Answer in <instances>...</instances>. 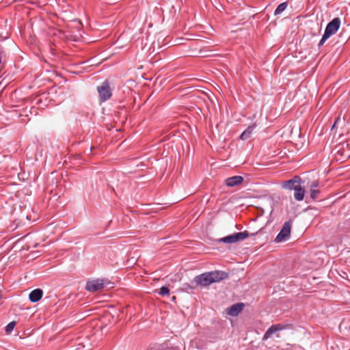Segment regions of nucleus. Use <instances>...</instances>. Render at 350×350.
I'll use <instances>...</instances> for the list:
<instances>
[{
  "label": "nucleus",
  "mask_w": 350,
  "mask_h": 350,
  "mask_svg": "<svg viewBox=\"0 0 350 350\" xmlns=\"http://www.w3.org/2000/svg\"><path fill=\"white\" fill-rule=\"evenodd\" d=\"M341 21L338 17L334 18L329 23H327L324 33L320 40L318 46L320 48L324 44L325 41L332 36L335 34L340 27Z\"/></svg>",
  "instance_id": "f257e3e1"
},
{
  "label": "nucleus",
  "mask_w": 350,
  "mask_h": 350,
  "mask_svg": "<svg viewBox=\"0 0 350 350\" xmlns=\"http://www.w3.org/2000/svg\"><path fill=\"white\" fill-rule=\"evenodd\" d=\"M291 226L292 221L291 220L285 221L282 226V229L275 238V242L280 243L289 239L291 235Z\"/></svg>",
  "instance_id": "f03ea898"
},
{
  "label": "nucleus",
  "mask_w": 350,
  "mask_h": 350,
  "mask_svg": "<svg viewBox=\"0 0 350 350\" xmlns=\"http://www.w3.org/2000/svg\"><path fill=\"white\" fill-rule=\"evenodd\" d=\"M97 91L100 99L102 102H105L112 96L109 83L107 80H105L100 85L97 87Z\"/></svg>",
  "instance_id": "7ed1b4c3"
},
{
  "label": "nucleus",
  "mask_w": 350,
  "mask_h": 350,
  "mask_svg": "<svg viewBox=\"0 0 350 350\" xmlns=\"http://www.w3.org/2000/svg\"><path fill=\"white\" fill-rule=\"evenodd\" d=\"M107 284L105 279H97L88 281L85 285V290L89 292H96L103 289Z\"/></svg>",
  "instance_id": "20e7f679"
},
{
  "label": "nucleus",
  "mask_w": 350,
  "mask_h": 350,
  "mask_svg": "<svg viewBox=\"0 0 350 350\" xmlns=\"http://www.w3.org/2000/svg\"><path fill=\"white\" fill-rule=\"evenodd\" d=\"M301 178L299 176H295L291 179L283 181L282 183V187L284 189L289 191L295 190L298 185L303 184Z\"/></svg>",
  "instance_id": "39448f33"
},
{
  "label": "nucleus",
  "mask_w": 350,
  "mask_h": 350,
  "mask_svg": "<svg viewBox=\"0 0 350 350\" xmlns=\"http://www.w3.org/2000/svg\"><path fill=\"white\" fill-rule=\"evenodd\" d=\"M196 286H208L212 284L209 272H206L196 276L193 279Z\"/></svg>",
  "instance_id": "423d86ee"
},
{
  "label": "nucleus",
  "mask_w": 350,
  "mask_h": 350,
  "mask_svg": "<svg viewBox=\"0 0 350 350\" xmlns=\"http://www.w3.org/2000/svg\"><path fill=\"white\" fill-rule=\"evenodd\" d=\"M209 275L211 277V282H219L223 280L228 278V273L224 271H210Z\"/></svg>",
  "instance_id": "0eeeda50"
},
{
  "label": "nucleus",
  "mask_w": 350,
  "mask_h": 350,
  "mask_svg": "<svg viewBox=\"0 0 350 350\" xmlns=\"http://www.w3.org/2000/svg\"><path fill=\"white\" fill-rule=\"evenodd\" d=\"M243 181V178L241 176H234L229 177L225 180L226 186L233 187L241 184Z\"/></svg>",
  "instance_id": "6e6552de"
},
{
  "label": "nucleus",
  "mask_w": 350,
  "mask_h": 350,
  "mask_svg": "<svg viewBox=\"0 0 350 350\" xmlns=\"http://www.w3.org/2000/svg\"><path fill=\"white\" fill-rule=\"evenodd\" d=\"M43 291L40 288H36L30 292L29 299L32 303L40 301L42 297Z\"/></svg>",
  "instance_id": "1a4fd4ad"
},
{
  "label": "nucleus",
  "mask_w": 350,
  "mask_h": 350,
  "mask_svg": "<svg viewBox=\"0 0 350 350\" xmlns=\"http://www.w3.org/2000/svg\"><path fill=\"white\" fill-rule=\"evenodd\" d=\"M243 307V304H235L228 308L227 312L229 315L234 317L237 316L241 312Z\"/></svg>",
  "instance_id": "9d476101"
},
{
  "label": "nucleus",
  "mask_w": 350,
  "mask_h": 350,
  "mask_svg": "<svg viewBox=\"0 0 350 350\" xmlns=\"http://www.w3.org/2000/svg\"><path fill=\"white\" fill-rule=\"evenodd\" d=\"M294 198L297 201H301L304 200L305 196V189L304 187L302 186V184H300L298 185V187H296V189L294 190Z\"/></svg>",
  "instance_id": "9b49d317"
},
{
  "label": "nucleus",
  "mask_w": 350,
  "mask_h": 350,
  "mask_svg": "<svg viewBox=\"0 0 350 350\" xmlns=\"http://www.w3.org/2000/svg\"><path fill=\"white\" fill-rule=\"evenodd\" d=\"M256 127V123H252L250 124L247 128L241 134L240 139L242 140H245L250 137V135L252 133Z\"/></svg>",
  "instance_id": "f8f14e48"
},
{
  "label": "nucleus",
  "mask_w": 350,
  "mask_h": 350,
  "mask_svg": "<svg viewBox=\"0 0 350 350\" xmlns=\"http://www.w3.org/2000/svg\"><path fill=\"white\" fill-rule=\"evenodd\" d=\"M256 233L250 234L247 230L234 233L235 243L243 241L250 236H255Z\"/></svg>",
  "instance_id": "ddd939ff"
},
{
  "label": "nucleus",
  "mask_w": 350,
  "mask_h": 350,
  "mask_svg": "<svg viewBox=\"0 0 350 350\" xmlns=\"http://www.w3.org/2000/svg\"><path fill=\"white\" fill-rule=\"evenodd\" d=\"M287 6H288L287 2H283L280 4H279L274 11V15L277 16V15L282 14L286 9Z\"/></svg>",
  "instance_id": "4468645a"
},
{
  "label": "nucleus",
  "mask_w": 350,
  "mask_h": 350,
  "mask_svg": "<svg viewBox=\"0 0 350 350\" xmlns=\"http://www.w3.org/2000/svg\"><path fill=\"white\" fill-rule=\"evenodd\" d=\"M219 242L228 244L234 243H235L234 235V234H232L223 238H221L219 239Z\"/></svg>",
  "instance_id": "2eb2a0df"
},
{
  "label": "nucleus",
  "mask_w": 350,
  "mask_h": 350,
  "mask_svg": "<svg viewBox=\"0 0 350 350\" xmlns=\"http://www.w3.org/2000/svg\"><path fill=\"white\" fill-rule=\"evenodd\" d=\"M276 332H277V331H276L275 326H274V325H271L265 332L264 336H263V339L267 340V339L269 338L271 336V335H273V334H275Z\"/></svg>",
  "instance_id": "dca6fc26"
},
{
  "label": "nucleus",
  "mask_w": 350,
  "mask_h": 350,
  "mask_svg": "<svg viewBox=\"0 0 350 350\" xmlns=\"http://www.w3.org/2000/svg\"><path fill=\"white\" fill-rule=\"evenodd\" d=\"M319 193H320L319 190L310 188V198L312 200H317Z\"/></svg>",
  "instance_id": "f3484780"
},
{
  "label": "nucleus",
  "mask_w": 350,
  "mask_h": 350,
  "mask_svg": "<svg viewBox=\"0 0 350 350\" xmlns=\"http://www.w3.org/2000/svg\"><path fill=\"white\" fill-rule=\"evenodd\" d=\"M159 294L161 296H165L170 295V289L167 286H163L160 288Z\"/></svg>",
  "instance_id": "a211bd4d"
},
{
  "label": "nucleus",
  "mask_w": 350,
  "mask_h": 350,
  "mask_svg": "<svg viewBox=\"0 0 350 350\" xmlns=\"http://www.w3.org/2000/svg\"><path fill=\"white\" fill-rule=\"evenodd\" d=\"M16 323L14 321L10 322L5 327V332L10 333L14 328Z\"/></svg>",
  "instance_id": "6ab92c4d"
},
{
  "label": "nucleus",
  "mask_w": 350,
  "mask_h": 350,
  "mask_svg": "<svg viewBox=\"0 0 350 350\" xmlns=\"http://www.w3.org/2000/svg\"><path fill=\"white\" fill-rule=\"evenodd\" d=\"M319 185V182L315 180V181H313L310 185V188H312V189H316L317 187H318Z\"/></svg>",
  "instance_id": "aec40b11"
},
{
  "label": "nucleus",
  "mask_w": 350,
  "mask_h": 350,
  "mask_svg": "<svg viewBox=\"0 0 350 350\" xmlns=\"http://www.w3.org/2000/svg\"><path fill=\"white\" fill-rule=\"evenodd\" d=\"M274 326H275L277 332L282 330L284 327L282 324H275Z\"/></svg>",
  "instance_id": "412c9836"
},
{
  "label": "nucleus",
  "mask_w": 350,
  "mask_h": 350,
  "mask_svg": "<svg viewBox=\"0 0 350 350\" xmlns=\"http://www.w3.org/2000/svg\"><path fill=\"white\" fill-rule=\"evenodd\" d=\"M187 286L191 289L193 290L195 288V286H191L189 284H187Z\"/></svg>",
  "instance_id": "4be33fe9"
},
{
  "label": "nucleus",
  "mask_w": 350,
  "mask_h": 350,
  "mask_svg": "<svg viewBox=\"0 0 350 350\" xmlns=\"http://www.w3.org/2000/svg\"><path fill=\"white\" fill-rule=\"evenodd\" d=\"M336 121L334 123L333 126H332V129L336 126Z\"/></svg>",
  "instance_id": "5701e85b"
}]
</instances>
